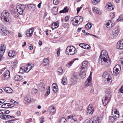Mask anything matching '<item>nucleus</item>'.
Returning <instances> with one entry per match:
<instances>
[{"instance_id": "nucleus-35", "label": "nucleus", "mask_w": 123, "mask_h": 123, "mask_svg": "<svg viewBox=\"0 0 123 123\" xmlns=\"http://www.w3.org/2000/svg\"><path fill=\"white\" fill-rule=\"evenodd\" d=\"M63 72V70L61 68H59L57 70L58 74L59 75H62Z\"/></svg>"}, {"instance_id": "nucleus-25", "label": "nucleus", "mask_w": 123, "mask_h": 123, "mask_svg": "<svg viewBox=\"0 0 123 123\" xmlns=\"http://www.w3.org/2000/svg\"><path fill=\"white\" fill-rule=\"evenodd\" d=\"M88 66L87 62L86 61H84L82 63V68L86 70H87V68Z\"/></svg>"}, {"instance_id": "nucleus-58", "label": "nucleus", "mask_w": 123, "mask_h": 123, "mask_svg": "<svg viewBox=\"0 0 123 123\" xmlns=\"http://www.w3.org/2000/svg\"><path fill=\"white\" fill-rule=\"evenodd\" d=\"M119 91L123 93V86H122L120 89Z\"/></svg>"}, {"instance_id": "nucleus-29", "label": "nucleus", "mask_w": 123, "mask_h": 123, "mask_svg": "<svg viewBox=\"0 0 123 123\" xmlns=\"http://www.w3.org/2000/svg\"><path fill=\"white\" fill-rule=\"evenodd\" d=\"M67 80L66 76H63L62 81V84L63 85H65L67 84Z\"/></svg>"}, {"instance_id": "nucleus-30", "label": "nucleus", "mask_w": 123, "mask_h": 123, "mask_svg": "<svg viewBox=\"0 0 123 123\" xmlns=\"http://www.w3.org/2000/svg\"><path fill=\"white\" fill-rule=\"evenodd\" d=\"M77 59L75 58L72 61H70L66 65V67L68 68H69L71 66L72 64L73 63L74 61L76 60Z\"/></svg>"}, {"instance_id": "nucleus-46", "label": "nucleus", "mask_w": 123, "mask_h": 123, "mask_svg": "<svg viewBox=\"0 0 123 123\" xmlns=\"http://www.w3.org/2000/svg\"><path fill=\"white\" fill-rule=\"evenodd\" d=\"M92 26V25L91 24L88 23L85 25V27L86 28L88 29H90Z\"/></svg>"}, {"instance_id": "nucleus-43", "label": "nucleus", "mask_w": 123, "mask_h": 123, "mask_svg": "<svg viewBox=\"0 0 123 123\" xmlns=\"http://www.w3.org/2000/svg\"><path fill=\"white\" fill-rule=\"evenodd\" d=\"M43 63H45V65H46L45 66L47 65H49V61L48 59L47 58H45L43 60Z\"/></svg>"}, {"instance_id": "nucleus-23", "label": "nucleus", "mask_w": 123, "mask_h": 123, "mask_svg": "<svg viewBox=\"0 0 123 123\" xmlns=\"http://www.w3.org/2000/svg\"><path fill=\"white\" fill-rule=\"evenodd\" d=\"M16 54V53L13 50H10L8 53V55L10 57H13Z\"/></svg>"}, {"instance_id": "nucleus-20", "label": "nucleus", "mask_w": 123, "mask_h": 123, "mask_svg": "<svg viewBox=\"0 0 123 123\" xmlns=\"http://www.w3.org/2000/svg\"><path fill=\"white\" fill-rule=\"evenodd\" d=\"M120 67L118 65H117L114 67L113 69V74L115 75H117L119 72V68H118Z\"/></svg>"}, {"instance_id": "nucleus-27", "label": "nucleus", "mask_w": 123, "mask_h": 123, "mask_svg": "<svg viewBox=\"0 0 123 123\" xmlns=\"http://www.w3.org/2000/svg\"><path fill=\"white\" fill-rule=\"evenodd\" d=\"M11 117V116L9 115H1L0 118L6 120L10 119L9 117Z\"/></svg>"}, {"instance_id": "nucleus-17", "label": "nucleus", "mask_w": 123, "mask_h": 123, "mask_svg": "<svg viewBox=\"0 0 123 123\" xmlns=\"http://www.w3.org/2000/svg\"><path fill=\"white\" fill-rule=\"evenodd\" d=\"M87 70L82 69L80 71V75L81 78L83 79L86 77V72Z\"/></svg>"}, {"instance_id": "nucleus-12", "label": "nucleus", "mask_w": 123, "mask_h": 123, "mask_svg": "<svg viewBox=\"0 0 123 123\" xmlns=\"http://www.w3.org/2000/svg\"><path fill=\"white\" fill-rule=\"evenodd\" d=\"M114 24L111 22V21L110 20H108V22H107L105 26L106 27V29L109 30L113 27Z\"/></svg>"}, {"instance_id": "nucleus-54", "label": "nucleus", "mask_w": 123, "mask_h": 123, "mask_svg": "<svg viewBox=\"0 0 123 123\" xmlns=\"http://www.w3.org/2000/svg\"><path fill=\"white\" fill-rule=\"evenodd\" d=\"M119 62L122 65V66H123V58L120 59L119 60Z\"/></svg>"}, {"instance_id": "nucleus-21", "label": "nucleus", "mask_w": 123, "mask_h": 123, "mask_svg": "<svg viewBox=\"0 0 123 123\" xmlns=\"http://www.w3.org/2000/svg\"><path fill=\"white\" fill-rule=\"evenodd\" d=\"M67 118L68 119H71L72 123H78V121L77 120L76 118H73L72 116H68Z\"/></svg>"}, {"instance_id": "nucleus-55", "label": "nucleus", "mask_w": 123, "mask_h": 123, "mask_svg": "<svg viewBox=\"0 0 123 123\" xmlns=\"http://www.w3.org/2000/svg\"><path fill=\"white\" fill-rule=\"evenodd\" d=\"M5 101V100L4 99L0 100V105L4 103Z\"/></svg>"}, {"instance_id": "nucleus-14", "label": "nucleus", "mask_w": 123, "mask_h": 123, "mask_svg": "<svg viewBox=\"0 0 123 123\" xmlns=\"http://www.w3.org/2000/svg\"><path fill=\"white\" fill-rule=\"evenodd\" d=\"M10 78V72L8 70L6 71L3 74V79L4 80H7L9 79Z\"/></svg>"}, {"instance_id": "nucleus-52", "label": "nucleus", "mask_w": 123, "mask_h": 123, "mask_svg": "<svg viewBox=\"0 0 123 123\" xmlns=\"http://www.w3.org/2000/svg\"><path fill=\"white\" fill-rule=\"evenodd\" d=\"M59 3L58 0H54L53 1V3L55 5H57Z\"/></svg>"}, {"instance_id": "nucleus-47", "label": "nucleus", "mask_w": 123, "mask_h": 123, "mask_svg": "<svg viewBox=\"0 0 123 123\" xmlns=\"http://www.w3.org/2000/svg\"><path fill=\"white\" fill-rule=\"evenodd\" d=\"M90 48V46L88 44H85L84 46V49H89Z\"/></svg>"}, {"instance_id": "nucleus-50", "label": "nucleus", "mask_w": 123, "mask_h": 123, "mask_svg": "<svg viewBox=\"0 0 123 123\" xmlns=\"http://www.w3.org/2000/svg\"><path fill=\"white\" fill-rule=\"evenodd\" d=\"M44 118L43 117H41L40 119V123H43L44 122Z\"/></svg>"}, {"instance_id": "nucleus-6", "label": "nucleus", "mask_w": 123, "mask_h": 123, "mask_svg": "<svg viewBox=\"0 0 123 123\" xmlns=\"http://www.w3.org/2000/svg\"><path fill=\"white\" fill-rule=\"evenodd\" d=\"M83 18L80 16L75 17L73 20V24L75 26L78 25L83 21Z\"/></svg>"}, {"instance_id": "nucleus-63", "label": "nucleus", "mask_w": 123, "mask_h": 123, "mask_svg": "<svg viewBox=\"0 0 123 123\" xmlns=\"http://www.w3.org/2000/svg\"><path fill=\"white\" fill-rule=\"evenodd\" d=\"M60 49H58L57 51V56H59L60 55Z\"/></svg>"}, {"instance_id": "nucleus-60", "label": "nucleus", "mask_w": 123, "mask_h": 123, "mask_svg": "<svg viewBox=\"0 0 123 123\" xmlns=\"http://www.w3.org/2000/svg\"><path fill=\"white\" fill-rule=\"evenodd\" d=\"M69 17L68 16H66L65 18V20L66 22H67L68 20L69 19Z\"/></svg>"}, {"instance_id": "nucleus-38", "label": "nucleus", "mask_w": 123, "mask_h": 123, "mask_svg": "<svg viewBox=\"0 0 123 123\" xmlns=\"http://www.w3.org/2000/svg\"><path fill=\"white\" fill-rule=\"evenodd\" d=\"M49 108L51 109L50 111L51 113L53 115L54 114L55 111V108L54 107H51Z\"/></svg>"}, {"instance_id": "nucleus-34", "label": "nucleus", "mask_w": 123, "mask_h": 123, "mask_svg": "<svg viewBox=\"0 0 123 123\" xmlns=\"http://www.w3.org/2000/svg\"><path fill=\"white\" fill-rule=\"evenodd\" d=\"M34 32V28L33 27L30 28L28 30L27 32L30 34V36H32Z\"/></svg>"}, {"instance_id": "nucleus-2", "label": "nucleus", "mask_w": 123, "mask_h": 123, "mask_svg": "<svg viewBox=\"0 0 123 123\" xmlns=\"http://www.w3.org/2000/svg\"><path fill=\"white\" fill-rule=\"evenodd\" d=\"M111 91L109 90H107L105 92V97L102 99L103 104L104 105H106L110 101L111 97Z\"/></svg>"}, {"instance_id": "nucleus-59", "label": "nucleus", "mask_w": 123, "mask_h": 123, "mask_svg": "<svg viewBox=\"0 0 123 123\" xmlns=\"http://www.w3.org/2000/svg\"><path fill=\"white\" fill-rule=\"evenodd\" d=\"M96 12L97 14H99V15L101 14V12L98 9L97 10Z\"/></svg>"}, {"instance_id": "nucleus-62", "label": "nucleus", "mask_w": 123, "mask_h": 123, "mask_svg": "<svg viewBox=\"0 0 123 123\" xmlns=\"http://www.w3.org/2000/svg\"><path fill=\"white\" fill-rule=\"evenodd\" d=\"M84 43H80L79 44V46L81 47L82 48H83L84 46Z\"/></svg>"}, {"instance_id": "nucleus-51", "label": "nucleus", "mask_w": 123, "mask_h": 123, "mask_svg": "<svg viewBox=\"0 0 123 123\" xmlns=\"http://www.w3.org/2000/svg\"><path fill=\"white\" fill-rule=\"evenodd\" d=\"M15 114L17 115V116H19L21 115V112L20 111H18L15 113Z\"/></svg>"}, {"instance_id": "nucleus-33", "label": "nucleus", "mask_w": 123, "mask_h": 123, "mask_svg": "<svg viewBox=\"0 0 123 123\" xmlns=\"http://www.w3.org/2000/svg\"><path fill=\"white\" fill-rule=\"evenodd\" d=\"M25 68L24 67H21L20 69L19 73L21 74H23L26 72Z\"/></svg>"}, {"instance_id": "nucleus-10", "label": "nucleus", "mask_w": 123, "mask_h": 123, "mask_svg": "<svg viewBox=\"0 0 123 123\" xmlns=\"http://www.w3.org/2000/svg\"><path fill=\"white\" fill-rule=\"evenodd\" d=\"M78 75V74L77 73H73V76L72 77L71 80V82L73 85H75L77 83Z\"/></svg>"}, {"instance_id": "nucleus-31", "label": "nucleus", "mask_w": 123, "mask_h": 123, "mask_svg": "<svg viewBox=\"0 0 123 123\" xmlns=\"http://www.w3.org/2000/svg\"><path fill=\"white\" fill-rule=\"evenodd\" d=\"M26 67L25 68L26 72L28 73L33 68V67L28 64H27Z\"/></svg>"}, {"instance_id": "nucleus-39", "label": "nucleus", "mask_w": 123, "mask_h": 123, "mask_svg": "<svg viewBox=\"0 0 123 123\" xmlns=\"http://www.w3.org/2000/svg\"><path fill=\"white\" fill-rule=\"evenodd\" d=\"M10 103H5L2 105L1 106V107L2 108H8V107H9Z\"/></svg>"}, {"instance_id": "nucleus-11", "label": "nucleus", "mask_w": 123, "mask_h": 123, "mask_svg": "<svg viewBox=\"0 0 123 123\" xmlns=\"http://www.w3.org/2000/svg\"><path fill=\"white\" fill-rule=\"evenodd\" d=\"M94 112V108L92 104H90L89 105L87 110V115L92 114Z\"/></svg>"}, {"instance_id": "nucleus-41", "label": "nucleus", "mask_w": 123, "mask_h": 123, "mask_svg": "<svg viewBox=\"0 0 123 123\" xmlns=\"http://www.w3.org/2000/svg\"><path fill=\"white\" fill-rule=\"evenodd\" d=\"M100 0H91V2L93 5H96L97 4Z\"/></svg>"}, {"instance_id": "nucleus-22", "label": "nucleus", "mask_w": 123, "mask_h": 123, "mask_svg": "<svg viewBox=\"0 0 123 123\" xmlns=\"http://www.w3.org/2000/svg\"><path fill=\"white\" fill-rule=\"evenodd\" d=\"M23 79V77L19 75H16L14 77V80L16 81H20L22 80Z\"/></svg>"}, {"instance_id": "nucleus-32", "label": "nucleus", "mask_w": 123, "mask_h": 123, "mask_svg": "<svg viewBox=\"0 0 123 123\" xmlns=\"http://www.w3.org/2000/svg\"><path fill=\"white\" fill-rule=\"evenodd\" d=\"M106 6H108V9L110 10V11L112 10L114 8V7L112 6V5L111 3H108Z\"/></svg>"}, {"instance_id": "nucleus-40", "label": "nucleus", "mask_w": 123, "mask_h": 123, "mask_svg": "<svg viewBox=\"0 0 123 123\" xmlns=\"http://www.w3.org/2000/svg\"><path fill=\"white\" fill-rule=\"evenodd\" d=\"M116 118L110 116L109 117V120L110 122L112 123L114 122Z\"/></svg>"}, {"instance_id": "nucleus-45", "label": "nucleus", "mask_w": 123, "mask_h": 123, "mask_svg": "<svg viewBox=\"0 0 123 123\" xmlns=\"http://www.w3.org/2000/svg\"><path fill=\"white\" fill-rule=\"evenodd\" d=\"M112 32L114 34H115L116 35H118V29L116 28L114 30L112 31Z\"/></svg>"}, {"instance_id": "nucleus-57", "label": "nucleus", "mask_w": 123, "mask_h": 123, "mask_svg": "<svg viewBox=\"0 0 123 123\" xmlns=\"http://www.w3.org/2000/svg\"><path fill=\"white\" fill-rule=\"evenodd\" d=\"M56 34V35H55L54 36V38H57V37H59L60 36V34L58 32H57Z\"/></svg>"}, {"instance_id": "nucleus-56", "label": "nucleus", "mask_w": 123, "mask_h": 123, "mask_svg": "<svg viewBox=\"0 0 123 123\" xmlns=\"http://www.w3.org/2000/svg\"><path fill=\"white\" fill-rule=\"evenodd\" d=\"M4 27H5L4 26L0 24V32L2 30V29Z\"/></svg>"}, {"instance_id": "nucleus-48", "label": "nucleus", "mask_w": 123, "mask_h": 123, "mask_svg": "<svg viewBox=\"0 0 123 123\" xmlns=\"http://www.w3.org/2000/svg\"><path fill=\"white\" fill-rule=\"evenodd\" d=\"M53 90L55 92H57L58 90V86L53 88Z\"/></svg>"}, {"instance_id": "nucleus-8", "label": "nucleus", "mask_w": 123, "mask_h": 123, "mask_svg": "<svg viewBox=\"0 0 123 123\" xmlns=\"http://www.w3.org/2000/svg\"><path fill=\"white\" fill-rule=\"evenodd\" d=\"M0 48V61H1L3 58V55L6 49V46L5 44H2Z\"/></svg>"}, {"instance_id": "nucleus-37", "label": "nucleus", "mask_w": 123, "mask_h": 123, "mask_svg": "<svg viewBox=\"0 0 123 123\" xmlns=\"http://www.w3.org/2000/svg\"><path fill=\"white\" fill-rule=\"evenodd\" d=\"M66 121V119L64 117L61 118L59 121V123H65Z\"/></svg>"}, {"instance_id": "nucleus-13", "label": "nucleus", "mask_w": 123, "mask_h": 123, "mask_svg": "<svg viewBox=\"0 0 123 123\" xmlns=\"http://www.w3.org/2000/svg\"><path fill=\"white\" fill-rule=\"evenodd\" d=\"M100 119L98 117H92L89 121V123H99Z\"/></svg>"}, {"instance_id": "nucleus-36", "label": "nucleus", "mask_w": 123, "mask_h": 123, "mask_svg": "<svg viewBox=\"0 0 123 123\" xmlns=\"http://www.w3.org/2000/svg\"><path fill=\"white\" fill-rule=\"evenodd\" d=\"M27 6L29 9H32L33 10L35 9V6L33 4H30L27 5Z\"/></svg>"}, {"instance_id": "nucleus-15", "label": "nucleus", "mask_w": 123, "mask_h": 123, "mask_svg": "<svg viewBox=\"0 0 123 123\" xmlns=\"http://www.w3.org/2000/svg\"><path fill=\"white\" fill-rule=\"evenodd\" d=\"M92 80L91 76L89 77L85 82V86H90L92 85Z\"/></svg>"}, {"instance_id": "nucleus-26", "label": "nucleus", "mask_w": 123, "mask_h": 123, "mask_svg": "<svg viewBox=\"0 0 123 123\" xmlns=\"http://www.w3.org/2000/svg\"><path fill=\"white\" fill-rule=\"evenodd\" d=\"M4 89L5 91L7 93H12V89L9 87H6Z\"/></svg>"}, {"instance_id": "nucleus-24", "label": "nucleus", "mask_w": 123, "mask_h": 123, "mask_svg": "<svg viewBox=\"0 0 123 123\" xmlns=\"http://www.w3.org/2000/svg\"><path fill=\"white\" fill-rule=\"evenodd\" d=\"M59 22L58 21L55 22H54L53 23L52 26V28L53 29H54L57 28L59 26Z\"/></svg>"}, {"instance_id": "nucleus-53", "label": "nucleus", "mask_w": 123, "mask_h": 123, "mask_svg": "<svg viewBox=\"0 0 123 123\" xmlns=\"http://www.w3.org/2000/svg\"><path fill=\"white\" fill-rule=\"evenodd\" d=\"M63 9L65 13H66L68 12L69 9L67 7H66L64 8Z\"/></svg>"}, {"instance_id": "nucleus-7", "label": "nucleus", "mask_w": 123, "mask_h": 123, "mask_svg": "<svg viewBox=\"0 0 123 123\" xmlns=\"http://www.w3.org/2000/svg\"><path fill=\"white\" fill-rule=\"evenodd\" d=\"M103 77L107 80L108 82L110 83H111L112 81V78L110 75L108 71H105L103 73Z\"/></svg>"}, {"instance_id": "nucleus-28", "label": "nucleus", "mask_w": 123, "mask_h": 123, "mask_svg": "<svg viewBox=\"0 0 123 123\" xmlns=\"http://www.w3.org/2000/svg\"><path fill=\"white\" fill-rule=\"evenodd\" d=\"M58 12V8L57 7H54L52 8V13L54 15H56Z\"/></svg>"}, {"instance_id": "nucleus-3", "label": "nucleus", "mask_w": 123, "mask_h": 123, "mask_svg": "<svg viewBox=\"0 0 123 123\" xmlns=\"http://www.w3.org/2000/svg\"><path fill=\"white\" fill-rule=\"evenodd\" d=\"M1 18L3 21L6 22H9L11 19L10 14L7 10L1 13Z\"/></svg>"}, {"instance_id": "nucleus-44", "label": "nucleus", "mask_w": 123, "mask_h": 123, "mask_svg": "<svg viewBox=\"0 0 123 123\" xmlns=\"http://www.w3.org/2000/svg\"><path fill=\"white\" fill-rule=\"evenodd\" d=\"M115 34H114L112 32V34H111L110 36V38L111 39H114L117 36V35Z\"/></svg>"}, {"instance_id": "nucleus-4", "label": "nucleus", "mask_w": 123, "mask_h": 123, "mask_svg": "<svg viewBox=\"0 0 123 123\" xmlns=\"http://www.w3.org/2000/svg\"><path fill=\"white\" fill-rule=\"evenodd\" d=\"M76 52L75 48L72 46H68L66 49V53L68 55H73Z\"/></svg>"}, {"instance_id": "nucleus-16", "label": "nucleus", "mask_w": 123, "mask_h": 123, "mask_svg": "<svg viewBox=\"0 0 123 123\" xmlns=\"http://www.w3.org/2000/svg\"><path fill=\"white\" fill-rule=\"evenodd\" d=\"M117 47L119 49H123V39L120 42L118 41L117 44Z\"/></svg>"}, {"instance_id": "nucleus-42", "label": "nucleus", "mask_w": 123, "mask_h": 123, "mask_svg": "<svg viewBox=\"0 0 123 123\" xmlns=\"http://www.w3.org/2000/svg\"><path fill=\"white\" fill-rule=\"evenodd\" d=\"M25 100L28 103L30 102L31 100V98L28 96H26L25 97Z\"/></svg>"}, {"instance_id": "nucleus-19", "label": "nucleus", "mask_w": 123, "mask_h": 123, "mask_svg": "<svg viewBox=\"0 0 123 123\" xmlns=\"http://www.w3.org/2000/svg\"><path fill=\"white\" fill-rule=\"evenodd\" d=\"M2 35L3 36H5L8 35L9 33V31L6 30V28L5 27L2 29V30L0 32Z\"/></svg>"}, {"instance_id": "nucleus-1", "label": "nucleus", "mask_w": 123, "mask_h": 123, "mask_svg": "<svg viewBox=\"0 0 123 123\" xmlns=\"http://www.w3.org/2000/svg\"><path fill=\"white\" fill-rule=\"evenodd\" d=\"M98 61L99 64L103 65H108L111 62L107 52L104 50L102 51Z\"/></svg>"}, {"instance_id": "nucleus-49", "label": "nucleus", "mask_w": 123, "mask_h": 123, "mask_svg": "<svg viewBox=\"0 0 123 123\" xmlns=\"http://www.w3.org/2000/svg\"><path fill=\"white\" fill-rule=\"evenodd\" d=\"M10 102L12 103V104H14V105H16L18 104V103L16 101H14L13 100H11L10 101Z\"/></svg>"}, {"instance_id": "nucleus-61", "label": "nucleus", "mask_w": 123, "mask_h": 123, "mask_svg": "<svg viewBox=\"0 0 123 123\" xmlns=\"http://www.w3.org/2000/svg\"><path fill=\"white\" fill-rule=\"evenodd\" d=\"M82 8V7H78L77 9V12H79L80 11L81 9Z\"/></svg>"}, {"instance_id": "nucleus-18", "label": "nucleus", "mask_w": 123, "mask_h": 123, "mask_svg": "<svg viewBox=\"0 0 123 123\" xmlns=\"http://www.w3.org/2000/svg\"><path fill=\"white\" fill-rule=\"evenodd\" d=\"M113 111H114V115L113 114L114 117L118 118L119 117V111H118L117 109H116L114 108H113L112 110V114L113 113Z\"/></svg>"}, {"instance_id": "nucleus-9", "label": "nucleus", "mask_w": 123, "mask_h": 123, "mask_svg": "<svg viewBox=\"0 0 123 123\" xmlns=\"http://www.w3.org/2000/svg\"><path fill=\"white\" fill-rule=\"evenodd\" d=\"M26 6L24 5H19L17 8L18 12L20 15L22 14L23 13L25 9Z\"/></svg>"}, {"instance_id": "nucleus-64", "label": "nucleus", "mask_w": 123, "mask_h": 123, "mask_svg": "<svg viewBox=\"0 0 123 123\" xmlns=\"http://www.w3.org/2000/svg\"><path fill=\"white\" fill-rule=\"evenodd\" d=\"M5 114H7L9 113L10 111L8 110H5Z\"/></svg>"}, {"instance_id": "nucleus-5", "label": "nucleus", "mask_w": 123, "mask_h": 123, "mask_svg": "<svg viewBox=\"0 0 123 123\" xmlns=\"http://www.w3.org/2000/svg\"><path fill=\"white\" fill-rule=\"evenodd\" d=\"M83 18L80 16L75 17L73 20V24L75 26L78 25L83 21Z\"/></svg>"}]
</instances>
